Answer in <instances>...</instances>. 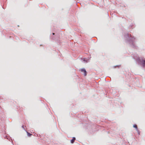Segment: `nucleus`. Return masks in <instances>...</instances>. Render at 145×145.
Wrapping results in <instances>:
<instances>
[{
    "label": "nucleus",
    "mask_w": 145,
    "mask_h": 145,
    "mask_svg": "<svg viewBox=\"0 0 145 145\" xmlns=\"http://www.w3.org/2000/svg\"><path fill=\"white\" fill-rule=\"evenodd\" d=\"M124 37L125 39L129 42L130 46L132 47L137 48V46L134 42L135 38L132 37L131 35L128 33H126L124 35Z\"/></svg>",
    "instance_id": "1"
},
{
    "label": "nucleus",
    "mask_w": 145,
    "mask_h": 145,
    "mask_svg": "<svg viewBox=\"0 0 145 145\" xmlns=\"http://www.w3.org/2000/svg\"><path fill=\"white\" fill-rule=\"evenodd\" d=\"M81 71L82 72H84V75L86 76L87 75V72L86 70L84 69H81Z\"/></svg>",
    "instance_id": "2"
},
{
    "label": "nucleus",
    "mask_w": 145,
    "mask_h": 145,
    "mask_svg": "<svg viewBox=\"0 0 145 145\" xmlns=\"http://www.w3.org/2000/svg\"><path fill=\"white\" fill-rule=\"evenodd\" d=\"M75 140V138L74 137H73L72 139L71 140V143H73L74 142Z\"/></svg>",
    "instance_id": "3"
},
{
    "label": "nucleus",
    "mask_w": 145,
    "mask_h": 145,
    "mask_svg": "<svg viewBox=\"0 0 145 145\" xmlns=\"http://www.w3.org/2000/svg\"><path fill=\"white\" fill-rule=\"evenodd\" d=\"M88 59H86V58H83L82 59V60L84 61H86V63H87L88 62Z\"/></svg>",
    "instance_id": "4"
},
{
    "label": "nucleus",
    "mask_w": 145,
    "mask_h": 145,
    "mask_svg": "<svg viewBox=\"0 0 145 145\" xmlns=\"http://www.w3.org/2000/svg\"><path fill=\"white\" fill-rule=\"evenodd\" d=\"M133 127H134L135 128H136V130H137V129H138V128H137V125L135 124L134 125H133Z\"/></svg>",
    "instance_id": "5"
},
{
    "label": "nucleus",
    "mask_w": 145,
    "mask_h": 145,
    "mask_svg": "<svg viewBox=\"0 0 145 145\" xmlns=\"http://www.w3.org/2000/svg\"><path fill=\"white\" fill-rule=\"evenodd\" d=\"M142 63L143 64V66L145 67V60L142 61Z\"/></svg>",
    "instance_id": "6"
},
{
    "label": "nucleus",
    "mask_w": 145,
    "mask_h": 145,
    "mask_svg": "<svg viewBox=\"0 0 145 145\" xmlns=\"http://www.w3.org/2000/svg\"><path fill=\"white\" fill-rule=\"evenodd\" d=\"M27 133L29 137L31 136V134L30 133H28V132H27Z\"/></svg>",
    "instance_id": "7"
},
{
    "label": "nucleus",
    "mask_w": 145,
    "mask_h": 145,
    "mask_svg": "<svg viewBox=\"0 0 145 145\" xmlns=\"http://www.w3.org/2000/svg\"><path fill=\"white\" fill-rule=\"evenodd\" d=\"M138 134L139 135L140 134V132H139V130L138 129H137V130H136Z\"/></svg>",
    "instance_id": "8"
},
{
    "label": "nucleus",
    "mask_w": 145,
    "mask_h": 145,
    "mask_svg": "<svg viewBox=\"0 0 145 145\" xmlns=\"http://www.w3.org/2000/svg\"><path fill=\"white\" fill-rule=\"evenodd\" d=\"M22 127L23 128H24V125H23L22 126Z\"/></svg>",
    "instance_id": "9"
},
{
    "label": "nucleus",
    "mask_w": 145,
    "mask_h": 145,
    "mask_svg": "<svg viewBox=\"0 0 145 145\" xmlns=\"http://www.w3.org/2000/svg\"><path fill=\"white\" fill-rule=\"evenodd\" d=\"M52 34H53V35H54L55 34V33H52Z\"/></svg>",
    "instance_id": "10"
}]
</instances>
